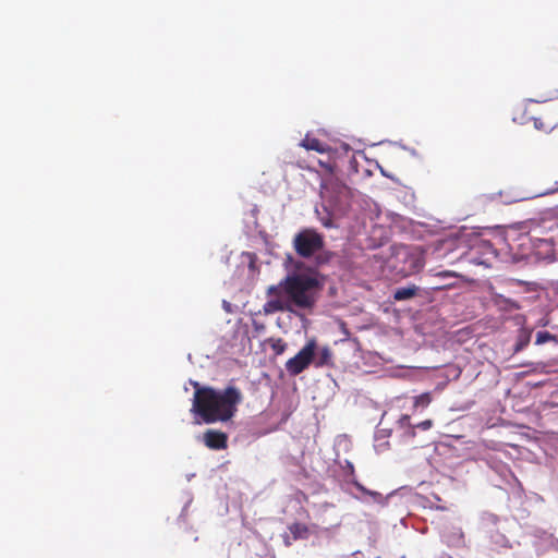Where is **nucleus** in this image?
Segmentation results:
<instances>
[{"instance_id":"obj_1","label":"nucleus","mask_w":558,"mask_h":558,"mask_svg":"<svg viewBox=\"0 0 558 558\" xmlns=\"http://www.w3.org/2000/svg\"><path fill=\"white\" fill-rule=\"evenodd\" d=\"M284 266L287 276L278 284L267 289L270 299L264 304V312H289L300 315L301 311H311L324 286L323 277L316 270L305 268L291 255L287 256Z\"/></svg>"},{"instance_id":"obj_2","label":"nucleus","mask_w":558,"mask_h":558,"mask_svg":"<svg viewBox=\"0 0 558 558\" xmlns=\"http://www.w3.org/2000/svg\"><path fill=\"white\" fill-rule=\"evenodd\" d=\"M194 388L191 412L204 423L227 422L236 412L242 400L240 390L229 386L223 390L202 386L198 381L189 380Z\"/></svg>"},{"instance_id":"obj_3","label":"nucleus","mask_w":558,"mask_h":558,"mask_svg":"<svg viewBox=\"0 0 558 558\" xmlns=\"http://www.w3.org/2000/svg\"><path fill=\"white\" fill-rule=\"evenodd\" d=\"M293 247L300 257L313 258L317 267L329 263L333 257V253L325 250L323 235L310 228L303 229L294 235Z\"/></svg>"},{"instance_id":"obj_4","label":"nucleus","mask_w":558,"mask_h":558,"mask_svg":"<svg viewBox=\"0 0 558 558\" xmlns=\"http://www.w3.org/2000/svg\"><path fill=\"white\" fill-rule=\"evenodd\" d=\"M316 340L311 339L291 359L286 362V371L290 376H296L306 369L314 360Z\"/></svg>"},{"instance_id":"obj_5","label":"nucleus","mask_w":558,"mask_h":558,"mask_svg":"<svg viewBox=\"0 0 558 558\" xmlns=\"http://www.w3.org/2000/svg\"><path fill=\"white\" fill-rule=\"evenodd\" d=\"M348 193L349 189L338 181H329L322 185L323 197L333 204H340L348 196Z\"/></svg>"},{"instance_id":"obj_6","label":"nucleus","mask_w":558,"mask_h":558,"mask_svg":"<svg viewBox=\"0 0 558 558\" xmlns=\"http://www.w3.org/2000/svg\"><path fill=\"white\" fill-rule=\"evenodd\" d=\"M397 258L403 259L408 264L402 268V271L405 274L417 271L423 267L422 258L417 254L412 253L409 247H400L397 252Z\"/></svg>"},{"instance_id":"obj_7","label":"nucleus","mask_w":558,"mask_h":558,"mask_svg":"<svg viewBox=\"0 0 558 558\" xmlns=\"http://www.w3.org/2000/svg\"><path fill=\"white\" fill-rule=\"evenodd\" d=\"M203 441L208 448L220 450L227 448L228 436L222 432L208 429L203 435Z\"/></svg>"},{"instance_id":"obj_8","label":"nucleus","mask_w":558,"mask_h":558,"mask_svg":"<svg viewBox=\"0 0 558 558\" xmlns=\"http://www.w3.org/2000/svg\"><path fill=\"white\" fill-rule=\"evenodd\" d=\"M341 469L343 472L344 478L352 483L360 492L363 494L372 496L374 499H377L380 497V494L377 492H373L364 487L361 483H359L354 477V465L351 461L344 460L343 464H341Z\"/></svg>"},{"instance_id":"obj_9","label":"nucleus","mask_w":558,"mask_h":558,"mask_svg":"<svg viewBox=\"0 0 558 558\" xmlns=\"http://www.w3.org/2000/svg\"><path fill=\"white\" fill-rule=\"evenodd\" d=\"M315 367H325L332 364V353L328 347L318 348L316 344L314 360L312 361Z\"/></svg>"},{"instance_id":"obj_10","label":"nucleus","mask_w":558,"mask_h":558,"mask_svg":"<svg viewBox=\"0 0 558 558\" xmlns=\"http://www.w3.org/2000/svg\"><path fill=\"white\" fill-rule=\"evenodd\" d=\"M492 300L494 304L501 311L512 312L521 308L517 301L511 300L499 293H494Z\"/></svg>"},{"instance_id":"obj_11","label":"nucleus","mask_w":558,"mask_h":558,"mask_svg":"<svg viewBox=\"0 0 558 558\" xmlns=\"http://www.w3.org/2000/svg\"><path fill=\"white\" fill-rule=\"evenodd\" d=\"M397 424L400 429H403L402 441L409 444L410 439L415 436L414 427L410 423V416L401 415Z\"/></svg>"},{"instance_id":"obj_12","label":"nucleus","mask_w":558,"mask_h":558,"mask_svg":"<svg viewBox=\"0 0 558 558\" xmlns=\"http://www.w3.org/2000/svg\"><path fill=\"white\" fill-rule=\"evenodd\" d=\"M418 290H420L418 287H416L415 284L397 288L393 291V299L396 301L411 300L412 298H414L416 295Z\"/></svg>"},{"instance_id":"obj_13","label":"nucleus","mask_w":558,"mask_h":558,"mask_svg":"<svg viewBox=\"0 0 558 558\" xmlns=\"http://www.w3.org/2000/svg\"><path fill=\"white\" fill-rule=\"evenodd\" d=\"M532 329L521 328L518 332L517 342L514 344V352L522 351L531 341Z\"/></svg>"},{"instance_id":"obj_14","label":"nucleus","mask_w":558,"mask_h":558,"mask_svg":"<svg viewBox=\"0 0 558 558\" xmlns=\"http://www.w3.org/2000/svg\"><path fill=\"white\" fill-rule=\"evenodd\" d=\"M301 145L308 149V150H315V151H318V153H324L325 151V147H324V144L318 141L317 138H314V137H308L306 136Z\"/></svg>"},{"instance_id":"obj_15","label":"nucleus","mask_w":558,"mask_h":558,"mask_svg":"<svg viewBox=\"0 0 558 558\" xmlns=\"http://www.w3.org/2000/svg\"><path fill=\"white\" fill-rule=\"evenodd\" d=\"M547 342H555L556 344H558V338L546 330L537 331L535 335V344L542 345Z\"/></svg>"},{"instance_id":"obj_16","label":"nucleus","mask_w":558,"mask_h":558,"mask_svg":"<svg viewBox=\"0 0 558 558\" xmlns=\"http://www.w3.org/2000/svg\"><path fill=\"white\" fill-rule=\"evenodd\" d=\"M430 401H432L430 395L428 392H424L414 398V405L426 408L430 403Z\"/></svg>"},{"instance_id":"obj_17","label":"nucleus","mask_w":558,"mask_h":558,"mask_svg":"<svg viewBox=\"0 0 558 558\" xmlns=\"http://www.w3.org/2000/svg\"><path fill=\"white\" fill-rule=\"evenodd\" d=\"M492 543L495 545V548L507 547L508 539L504 534L495 533L490 536Z\"/></svg>"},{"instance_id":"obj_18","label":"nucleus","mask_w":558,"mask_h":558,"mask_svg":"<svg viewBox=\"0 0 558 558\" xmlns=\"http://www.w3.org/2000/svg\"><path fill=\"white\" fill-rule=\"evenodd\" d=\"M271 349L277 355H280L286 351L287 343L282 339H275L271 341Z\"/></svg>"},{"instance_id":"obj_19","label":"nucleus","mask_w":558,"mask_h":558,"mask_svg":"<svg viewBox=\"0 0 558 558\" xmlns=\"http://www.w3.org/2000/svg\"><path fill=\"white\" fill-rule=\"evenodd\" d=\"M391 434V430L388 428H377L375 432V441L385 440L387 437H389Z\"/></svg>"},{"instance_id":"obj_20","label":"nucleus","mask_w":558,"mask_h":558,"mask_svg":"<svg viewBox=\"0 0 558 558\" xmlns=\"http://www.w3.org/2000/svg\"><path fill=\"white\" fill-rule=\"evenodd\" d=\"M388 445L389 442L386 440L375 441L374 449L377 453H381L387 449Z\"/></svg>"},{"instance_id":"obj_21","label":"nucleus","mask_w":558,"mask_h":558,"mask_svg":"<svg viewBox=\"0 0 558 558\" xmlns=\"http://www.w3.org/2000/svg\"><path fill=\"white\" fill-rule=\"evenodd\" d=\"M432 425H433V422L430 420H425V421L420 422L418 424H416L413 427H414V429L420 428L423 430H427L432 427Z\"/></svg>"},{"instance_id":"obj_22","label":"nucleus","mask_w":558,"mask_h":558,"mask_svg":"<svg viewBox=\"0 0 558 558\" xmlns=\"http://www.w3.org/2000/svg\"><path fill=\"white\" fill-rule=\"evenodd\" d=\"M222 308L228 314H232L235 312V306L226 300L222 301Z\"/></svg>"},{"instance_id":"obj_23","label":"nucleus","mask_w":558,"mask_h":558,"mask_svg":"<svg viewBox=\"0 0 558 558\" xmlns=\"http://www.w3.org/2000/svg\"><path fill=\"white\" fill-rule=\"evenodd\" d=\"M322 225L325 227V228H333L335 227V223L332 222L331 218L329 217H322L319 218Z\"/></svg>"},{"instance_id":"obj_24","label":"nucleus","mask_w":558,"mask_h":558,"mask_svg":"<svg viewBox=\"0 0 558 558\" xmlns=\"http://www.w3.org/2000/svg\"><path fill=\"white\" fill-rule=\"evenodd\" d=\"M238 270H240L242 272L247 271L248 276H253L254 271H255L254 264H253V262H250L247 267L243 266V267L239 268Z\"/></svg>"},{"instance_id":"obj_25","label":"nucleus","mask_w":558,"mask_h":558,"mask_svg":"<svg viewBox=\"0 0 558 558\" xmlns=\"http://www.w3.org/2000/svg\"><path fill=\"white\" fill-rule=\"evenodd\" d=\"M549 320L547 318H541L538 319L536 326H539V327H546L548 325Z\"/></svg>"},{"instance_id":"obj_26","label":"nucleus","mask_w":558,"mask_h":558,"mask_svg":"<svg viewBox=\"0 0 558 558\" xmlns=\"http://www.w3.org/2000/svg\"><path fill=\"white\" fill-rule=\"evenodd\" d=\"M556 187L546 191L544 194H549L558 191V180L555 181Z\"/></svg>"},{"instance_id":"obj_27","label":"nucleus","mask_w":558,"mask_h":558,"mask_svg":"<svg viewBox=\"0 0 558 558\" xmlns=\"http://www.w3.org/2000/svg\"><path fill=\"white\" fill-rule=\"evenodd\" d=\"M402 148H403V149H405V150H408V151H410V154H412L413 156H415V155H416V151H415V149H413V148H411V149H410V148H408L407 146H402Z\"/></svg>"},{"instance_id":"obj_28","label":"nucleus","mask_w":558,"mask_h":558,"mask_svg":"<svg viewBox=\"0 0 558 558\" xmlns=\"http://www.w3.org/2000/svg\"><path fill=\"white\" fill-rule=\"evenodd\" d=\"M534 124L536 129H541L542 122L538 119H535Z\"/></svg>"},{"instance_id":"obj_29","label":"nucleus","mask_w":558,"mask_h":558,"mask_svg":"<svg viewBox=\"0 0 558 558\" xmlns=\"http://www.w3.org/2000/svg\"><path fill=\"white\" fill-rule=\"evenodd\" d=\"M557 97H558V92H557V90H555V92H554V94L550 96V98H549V99H554V98H557Z\"/></svg>"},{"instance_id":"obj_30","label":"nucleus","mask_w":558,"mask_h":558,"mask_svg":"<svg viewBox=\"0 0 558 558\" xmlns=\"http://www.w3.org/2000/svg\"><path fill=\"white\" fill-rule=\"evenodd\" d=\"M298 529H299V526H298V525H295V526L291 527V532H292V533H294V534H296Z\"/></svg>"},{"instance_id":"obj_31","label":"nucleus","mask_w":558,"mask_h":558,"mask_svg":"<svg viewBox=\"0 0 558 558\" xmlns=\"http://www.w3.org/2000/svg\"><path fill=\"white\" fill-rule=\"evenodd\" d=\"M194 476V474L187 475V481H191V478Z\"/></svg>"},{"instance_id":"obj_32","label":"nucleus","mask_w":558,"mask_h":558,"mask_svg":"<svg viewBox=\"0 0 558 558\" xmlns=\"http://www.w3.org/2000/svg\"><path fill=\"white\" fill-rule=\"evenodd\" d=\"M461 537H462V533H461V532H459V538H458V541H457L458 543L460 542V538H461Z\"/></svg>"}]
</instances>
